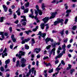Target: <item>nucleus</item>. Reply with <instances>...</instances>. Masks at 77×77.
I'll return each mask as SVG.
<instances>
[{
	"label": "nucleus",
	"mask_w": 77,
	"mask_h": 77,
	"mask_svg": "<svg viewBox=\"0 0 77 77\" xmlns=\"http://www.w3.org/2000/svg\"><path fill=\"white\" fill-rule=\"evenodd\" d=\"M57 14V12H55L54 13H50L51 15V16L49 18V19H52V18H54L55 17V15H56Z\"/></svg>",
	"instance_id": "nucleus-4"
},
{
	"label": "nucleus",
	"mask_w": 77,
	"mask_h": 77,
	"mask_svg": "<svg viewBox=\"0 0 77 77\" xmlns=\"http://www.w3.org/2000/svg\"><path fill=\"white\" fill-rule=\"evenodd\" d=\"M59 23V22H58V20L55 21L54 23V26H56L57 24Z\"/></svg>",
	"instance_id": "nucleus-28"
},
{
	"label": "nucleus",
	"mask_w": 77,
	"mask_h": 77,
	"mask_svg": "<svg viewBox=\"0 0 77 77\" xmlns=\"http://www.w3.org/2000/svg\"><path fill=\"white\" fill-rule=\"evenodd\" d=\"M20 64V61L19 60H18L17 61V64H16V66L18 67V65H19V64Z\"/></svg>",
	"instance_id": "nucleus-36"
},
{
	"label": "nucleus",
	"mask_w": 77,
	"mask_h": 77,
	"mask_svg": "<svg viewBox=\"0 0 77 77\" xmlns=\"http://www.w3.org/2000/svg\"><path fill=\"white\" fill-rule=\"evenodd\" d=\"M13 62H15V60H16V58L15 57H14L13 58Z\"/></svg>",
	"instance_id": "nucleus-54"
},
{
	"label": "nucleus",
	"mask_w": 77,
	"mask_h": 77,
	"mask_svg": "<svg viewBox=\"0 0 77 77\" xmlns=\"http://www.w3.org/2000/svg\"><path fill=\"white\" fill-rule=\"evenodd\" d=\"M30 38H28L27 39H25L24 40H23L21 42L22 44H25V42H28L29 41H30Z\"/></svg>",
	"instance_id": "nucleus-12"
},
{
	"label": "nucleus",
	"mask_w": 77,
	"mask_h": 77,
	"mask_svg": "<svg viewBox=\"0 0 77 77\" xmlns=\"http://www.w3.org/2000/svg\"><path fill=\"white\" fill-rule=\"evenodd\" d=\"M53 72V68H52L51 69H50L49 70L48 72L49 73H51Z\"/></svg>",
	"instance_id": "nucleus-33"
},
{
	"label": "nucleus",
	"mask_w": 77,
	"mask_h": 77,
	"mask_svg": "<svg viewBox=\"0 0 77 77\" xmlns=\"http://www.w3.org/2000/svg\"><path fill=\"white\" fill-rule=\"evenodd\" d=\"M21 18H23V19H22L20 21V23H22L23 21H26V16H21Z\"/></svg>",
	"instance_id": "nucleus-10"
},
{
	"label": "nucleus",
	"mask_w": 77,
	"mask_h": 77,
	"mask_svg": "<svg viewBox=\"0 0 77 77\" xmlns=\"http://www.w3.org/2000/svg\"><path fill=\"white\" fill-rule=\"evenodd\" d=\"M62 48L63 50L65 49V48H66V45H65V44H64L63 45H62Z\"/></svg>",
	"instance_id": "nucleus-31"
},
{
	"label": "nucleus",
	"mask_w": 77,
	"mask_h": 77,
	"mask_svg": "<svg viewBox=\"0 0 77 77\" xmlns=\"http://www.w3.org/2000/svg\"><path fill=\"white\" fill-rule=\"evenodd\" d=\"M2 57H3V58H4V57H5V55H4V54L3 53H0V56H1V55H2Z\"/></svg>",
	"instance_id": "nucleus-43"
},
{
	"label": "nucleus",
	"mask_w": 77,
	"mask_h": 77,
	"mask_svg": "<svg viewBox=\"0 0 77 77\" xmlns=\"http://www.w3.org/2000/svg\"><path fill=\"white\" fill-rule=\"evenodd\" d=\"M35 14H36V15H35V17H34V18H35V19H37L36 18H37V16H38V11L35 10Z\"/></svg>",
	"instance_id": "nucleus-24"
},
{
	"label": "nucleus",
	"mask_w": 77,
	"mask_h": 77,
	"mask_svg": "<svg viewBox=\"0 0 77 77\" xmlns=\"http://www.w3.org/2000/svg\"><path fill=\"white\" fill-rule=\"evenodd\" d=\"M42 34H43V33L42 34V32H41V31H39L38 33L37 34V35H40V36H41Z\"/></svg>",
	"instance_id": "nucleus-48"
},
{
	"label": "nucleus",
	"mask_w": 77,
	"mask_h": 77,
	"mask_svg": "<svg viewBox=\"0 0 77 77\" xmlns=\"http://www.w3.org/2000/svg\"><path fill=\"white\" fill-rule=\"evenodd\" d=\"M57 21H58L59 23H62L64 21V20L62 19H60V18H58L57 19Z\"/></svg>",
	"instance_id": "nucleus-15"
},
{
	"label": "nucleus",
	"mask_w": 77,
	"mask_h": 77,
	"mask_svg": "<svg viewBox=\"0 0 77 77\" xmlns=\"http://www.w3.org/2000/svg\"><path fill=\"white\" fill-rule=\"evenodd\" d=\"M25 66H26V64L24 63H22L21 65V66L22 67H25Z\"/></svg>",
	"instance_id": "nucleus-37"
},
{
	"label": "nucleus",
	"mask_w": 77,
	"mask_h": 77,
	"mask_svg": "<svg viewBox=\"0 0 77 77\" xmlns=\"http://www.w3.org/2000/svg\"><path fill=\"white\" fill-rule=\"evenodd\" d=\"M22 25L23 26H26V22H24L22 23Z\"/></svg>",
	"instance_id": "nucleus-55"
},
{
	"label": "nucleus",
	"mask_w": 77,
	"mask_h": 77,
	"mask_svg": "<svg viewBox=\"0 0 77 77\" xmlns=\"http://www.w3.org/2000/svg\"><path fill=\"white\" fill-rule=\"evenodd\" d=\"M65 51H66V49H63V51L62 52V53L60 54L58 56L55 57V59H57L58 58L61 57L62 56L63 53L65 54Z\"/></svg>",
	"instance_id": "nucleus-1"
},
{
	"label": "nucleus",
	"mask_w": 77,
	"mask_h": 77,
	"mask_svg": "<svg viewBox=\"0 0 77 77\" xmlns=\"http://www.w3.org/2000/svg\"><path fill=\"white\" fill-rule=\"evenodd\" d=\"M48 56L45 57H44L43 58V60H45V59H48Z\"/></svg>",
	"instance_id": "nucleus-50"
},
{
	"label": "nucleus",
	"mask_w": 77,
	"mask_h": 77,
	"mask_svg": "<svg viewBox=\"0 0 77 77\" xmlns=\"http://www.w3.org/2000/svg\"><path fill=\"white\" fill-rule=\"evenodd\" d=\"M68 21V19H66L65 20V22L64 23L65 24H67V22Z\"/></svg>",
	"instance_id": "nucleus-39"
},
{
	"label": "nucleus",
	"mask_w": 77,
	"mask_h": 77,
	"mask_svg": "<svg viewBox=\"0 0 77 77\" xmlns=\"http://www.w3.org/2000/svg\"><path fill=\"white\" fill-rule=\"evenodd\" d=\"M30 12H31V14L29 15V17L30 18H33L35 17V16H33V9H31L30 10Z\"/></svg>",
	"instance_id": "nucleus-8"
},
{
	"label": "nucleus",
	"mask_w": 77,
	"mask_h": 77,
	"mask_svg": "<svg viewBox=\"0 0 77 77\" xmlns=\"http://www.w3.org/2000/svg\"><path fill=\"white\" fill-rule=\"evenodd\" d=\"M24 13H27V12H29V8H27L26 9H25L24 10Z\"/></svg>",
	"instance_id": "nucleus-29"
},
{
	"label": "nucleus",
	"mask_w": 77,
	"mask_h": 77,
	"mask_svg": "<svg viewBox=\"0 0 77 77\" xmlns=\"http://www.w3.org/2000/svg\"><path fill=\"white\" fill-rule=\"evenodd\" d=\"M58 62H59V60H57L55 61V64H57Z\"/></svg>",
	"instance_id": "nucleus-60"
},
{
	"label": "nucleus",
	"mask_w": 77,
	"mask_h": 77,
	"mask_svg": "<svg viewBox=\"0 0 77 77\" xmlns=\"http://www.w3.org/2000/svg\"><path fill=\"white\" fill-rule=\"evenodd\" d=\"M37 30L35 28V29H32V31L33 32H36V31Z\"/></svg>",
	"instance_id": "nucleus-62"
},
{
	"label": "nucleus",
	"mask_w": 77,
	"mask_h": 77,
	"mask_svg": "<svg viewBox=\"0 0 77 77\" xmlns=\"http://www.w3.org/2000/svg\"><path fill=\"white\" fill-rule=\"evenodd\" d=\"M61 69V68H58V67L56 69V70L57 71V72H59V71H60Z\"/></svg>",
	"instance_id": "nucleus-38"
},
{
	"label": "nucleus",
	"mask_w": 77,
	"mask_h": 77,
	"mask_svg": "<svg viewBox=\"0 0 77 77\" xmlns=\"http://www.w3.org/2000/svg\"><path fill=\"white\" fill-rule=\"evenodd\" d=\"M31 72H32V69H30L29 70V72H28L27 73L26 75V77H29Z\"/></svg>",
	"instance_id": "nucleus-16"
},
{
	"label": "nucleus",
	"mask_w": 77,
	"mask_h": 77,
	"mask_svg": "<svg viewBox=\"0 0 77 77\" xmlns=\"http://www.w3.org/2000/svg\"><path fill=\"white\" fill-rule=\"evenodd\" d=\"M32 43H33V44H34L35 43V39L34 38H32Z\"/></svg>",
	"instance_id": "nucleus-46"
},
{
	"label": "nucleus",
	"mask_w": 77,
	"mask_h": 77,
	"mask_svg": "<svg viewBox=\"0 0 77 77\" xmlns=\"http://www.w3.org/2000/svg\"><path fill=\"white\" fill-rule=\"evenodd\" d=\"M10 76V75L9 74H8V73H7L6 74V77H9Z\"/></svg>",
	"instance_id": "nucleus-53"
},
{
	"label": "nucleus",
	"mask_w": 77,
	"mask_h": 77,
	"mask_svg": "<svg viewBox=\"0 0 77 77\" xmlns=\"http://www.w3.org/2000/svg\"><path fill=\"white\" fill-rule=\"evenodd\" d=\"M68 66L69 67L66 68L67 70H69V69H70L71 68V67H72V66H71L70 64H69Z\"/></svg>",
	"instance_id": "nucleus-21"
},
{
	"label": "nucleus",
	"mask_w": 77,
	"mask_h": 77,
	"mask_svg": "<svg viewBox=\"0 0 77 77\" xmlns=\"http://www.w3.org/2000/svg\"><path fill=\"white\" fill-rule=\"evenodd\" d=\"M64 6H65L66 9H68V7L67 6V4H65L64 5Z\"/></svg>",
	"instance_id": "nucleus-45"
},
{
	"label": "nucleus",
	"mask_w": 77,
	"mask_h": 77,
	"mask_svg": "<svg viewBox=\"0 0 77 77\" xmlns=\"http://www.w3.org/2000/svg\"><path fill=\"white\" fill-rule=\"evenodd\" d=\"M14 38V35L12 34L11 36V38L12 39V40L13 41V42H16L17 40H16V39H15V38Z\"/></svg>",
	"instance_id": "nucleus-14"
},
{
	"label": "nucleus",
	"mask_w": 77,
	"mask_h": 77,
	"mask_svg": "<svg viewBox=\"0 0 77 77\" xmlns=\"http://www.w3.org/2000/svg\"><path fill=\"white\" fill-rule=\"evenodd\" d=\"M36 8L37 9V11L39 15H42V11L41 10L39 9V6H38V5H37L36 6Z\"/></svg>",
	"instance_id": "nucleus-5"
},
{
	"label": "nucleus",
	"mask_w": 77,
	"mask_h": 77,
	"mask_svg": "<svg viewBox=\"0 0 77 77\" xmlns=\"http://www.w3.org/2000/svg\"><path fill=\"white\" fill-rule=\"evenodd\" d=\"M40 55L39 54H38L37 56V57L38 59H39L40 58Z\"/></svg>",
	"instance_id": "nucleus-58"
},
{
	"label": "nucleus",
	"mask_w": 77,
	"mask_h": 77,
	"mask_svg": "<svg viewBox=\"0 0 77 77\" xmlns=\"http://www.w3.org/2000/svg\"><path fill=\"white\" fill-rule=\"evenodd\" d=\"M21 9H22V10H24L25 9V7L24 6H21Z\"/></svg>",
	"instance_id": "nucleus-51"
},
{
	"label": "nucleus",
	"mask_w": 77,
	"mask_h": 77,
	"mask_svg": "<svg viewBox=\"0 0 77 77\" xmlns=\"http://www.w3.org/2000/svg\"><path fill=\"white\" fill-rule=\"evenodd\" d=\"M9 30H10V32H12V27H10L9 28Z\"/></svg>",
	"instance_id": "nucleus-52"
},
{
	"label": "nucleus",
	"mask_w": 77,
	"mask_h": 77,
	"mask_svg": "<svg viewBox=\"0 0 77 77\" xmlns=\"http://www.w3.org/2000/svg\"><path fill=\"white\" fill-rule=\"evenodd\" d=\"M40 26L41 29H42V30L44 29V27H45V24H44V23H41Z\"/></svg>",
	"instance_id": "nucleus-19"
},
{
	"label": "nucleus",
	"mask_w": 77,
	"mask_h": 77,
	"mask_svg": "<svg viewBox=\"0 0 77 77\" xmlns=\"http://www.w3.org/2000/svg\"><path fill=\"white\" fill-rule=\"evenodd\" d=\"M75 22H77V16L75 18Z\"/></svg>",
	"instance_id": "nucleus-63"
},
{
	"label": "nucleus",
	"mask_w": 77,
	"mask_h": 77,
	"mask_svg": "<svg viewBox=\"0 0 77 77\" xmlns=\"http://www.w3.org/2000/svg\"><path fill=\"white\" fill-rule=\"evenodd\" d=\"M56 43L53 44L52 45V46L53 47H56Z\"/></svg>",
	"instance_id": "nucleus-49"
},
{
	"label": "nucleus",
	"mask_w": 77,
	"mask_h": 77,
	"mask_svg": "<svg viewBox=\"0 0 77 77\" xmlns=\"http://www.w3.org/2000/svg\"><path fill=\"white\" fill-rule=\"evenodd\" d=\"M7 49L6 48H5V50L3 51V53H6V50Z\"/></svg>",
	"instance_id": "nucleus-57"
},
{
	"label": "nucleus",
	"mask_w": 77,
	"mask_h": 77,
	"mask_svg": "<svg viewBox=\"0 0 77 77\" xmlns=\"http://www.w3.org/2000/svg\"><path fill=\"white\" fill-rule=\"evenodd\" d=\"M56 45H59L60 44V42H58L57 43H56Z\"/></svg>",
	"instance_id": "nucleus-61"
},
{
	"label": "nucleus",
	"mask_w": 77,
	"mask_h": 77,
	"mask_svg": "<svg viewBox=\"0 0 77 77\" xmlns=\"http://www.w3.org/2000/svg\"><path fill=\"white\" fill-rule=\"evenodd\" d=\"M75 71V69H72L70 70V73L71 74H72L73 72Z\"/></svg>",
	"instance_id": "nucleus-30"
},
{
	"label": "nucleus",
	"mask_w": 77,
	"mask_h": 77,
	"mask_svg": "<svg viewBox=\"0 0 77 77\" xmlns=\"http://www.w3.org/2000/svg\"><path fill=\"white\" fill-rule=\"evenodd\" d=\"M48 20H49V17H46L45 18L43 19H42V21H44V23L45 24L46 23L48 22Z\"/></svg>",
	"instance_id": "nucleus-6"
},
{
	"label": "nucleus",
	"mask_w": 77,
	"mask_h": 77,
	"mask_svg": "<svg viewBox=\"0 0 77 77\" xmlns=\"http://www.w3.org/2000/svg\"><path fill=\"white\" fill-rule=\"evenodd\" d=\"M51 47V45H49L48 46L46 47V48L47 50L49 49Z\"/></svg>",
	"instance_id": "nucleus-41"
},
{
	"label": "nucleus",
	"mask_w": 77,
	"mask_h": 77,
	"mask_svg": "<svg viewBox=\"0 0 77 77\" xmlns=\"http://www.w3.org/2000/svg\"><path fill=\"white\" fill-rule=\"evenodd\" d=\"M4 19V17H2L0 18V22L1 23H2L3 22L4 20H3Z\"/></svg>",
	"instance_id": "nucleus-27"
},
{
	"label": "nucleus",
	"mask_w": 77,
	"mask_h": 77,
	"mask_svg": "<svg viewBox=\"0 0 77 77\" xmlns=\"http://www.w3.org/2000/svg\"><path fill=\"white\" fill-rule=\"evenodd\" d=\"M55 50H56V49H55V48H54L52 49L51 50V51L49 52V55L50 57L51 55L52 54V53L53 55H55Z\"/></svg>",
	"instance_id": "nucleus-2"
},
{
	"label": "nucleus",
	"mask_w": 77,
	"mask_h": 77,
	"mask_svg": "<svg viewBox=\"0 0 77 77\" xmlns=\"http://www.w3.org/2000/svg\"><path fill=\"white\" fill-rule=\"evenodd\" d=\"M46 41V43L47 44L48 42H49L50 41V38H47L45 40Z\"/></svg>",
	"instance_id": "nucleus-22"
},
{
	"label": "nucleus",
	"mask_w": 77,
	"mask_h": 77,
	"mask_svg": "<svg viewBox=\"0 0 77 77\" xmlns=\"http://www.w3.org/2000/svg\"><path fill=\"white\" fill-rule=\"evenodd\" d=\"M10 62V60L9 59H8L5 62V64H8Z\"/></svg>",
	"instance_id": "nucleus-25"
},
{
	"label": "nucleus",
	"mask_w": 77,
	"mask_h": 77,
	"mask_svg": "<svg viewBox=\"0 0 77 77\" xmlns=\"http://www.w3.org/2000/svg\"><path fill=\"white\" fill-rule=\"evenodd\" d=\"M40 51H41V49L40 48H36L35 49L34 52V53H39Z\"/></svg>",
	"instance_id": "nucleus-9"
},
{
	"label": "nucleus",
	"mask_w": 77,
	"mask_h": 77,
	"mask_svg": "<svg viewBox=\"0 0 77 77\" xmlns=\"http://www.w3.org/2000/svg\"><path fill=\"white\" fill-rule=\"evenodd\" d=\"M64 32V30L63 29L62 31L60 32V34L61 35V36H62L63 34V32Z\"/></svg>",
	"instance_id": "nucleus-47"
},
{
	"label": "nucleus",
	"mask_w": 77,
	"mask_h": 77,
	"mask_svg": "<svg viewBox=\"0 0 77 77\" xmlns=\"http://www.w3.org/2000/svg\"><path fill=\"white\" fill-rule=\"evenodd\" d=\"M68 39L67 38H66L65 39H64L63 40V42H64V43H66L68 41Z\"/></svg>",
	"instance_id": "nucleus-35"
},
{
	"label": "nucleus",
	"mask_w": 77,
	"mask_h": 77,
	"mask_svg": "<svg viewBox=\"0 0 77 77\" xmlns=\"http://www.w3.org/2000/svg\"><path fill=\"white\" fill-rule=\"evenodd\" d=\"M3 7L4 8V10L5 12H7V10H8V8L6 6V5H3Z\"/></svg>",
	"instance_id": "nucleus-18"
},
{
	"label": "nucleus",
	"mask_w": 77,
	"mask_h": 77,
	"mask_svg": "<svg viewBox=\"0 0 77 77\" xmlns=\"http://www.w3.org/2000/svg\"><path fill=\"white\" fill-rule=\"evenodd\" d=\"M29 2H28L27 3H26L25 5V7L26 8H27V7H29Z\"/></svg>",
	"instance_id": "nucleus-32"
},
{
	"label": "nucleus",
	"mask_w": 77,
	"mask_h": 77,
	"mask_svg": "<svg viewBox=\"0 0 77 77\" xmlns=\"http://www.w3.org/2000/svg\"><path fill=\"white\" fill-rule=\"evenodd\" d=\"M9 12L11 13L10 14H9V15H11L12 12V11L11 10V9H9Z\"/></svg>",
	"instance_id": "nucleus-44"
},
{
	"label": "nucleus",
	"mask_w": 77,
	"mask_h": 77,
	"mask_svg": "<svg viewBox=\"0 0 77 77\" xmlns=\"http://www.w3.org/2000/svg\"><path fill=\"white\" fill-rule=\"evenodd\" d=\"M25 32L26 33V34H27V35H29V33L32 32V31L30 30H29L28 31H25Z\"/></svg>",
	"instance_id": "nucleus-23"
},
{
	"label": "nucleus",
	"mask_w": 77,
	"mask_h": 77,
	"mask_svg": "<svg viewBox=\"0 0 77 77\" xmlns=\"http://www.w3.org/2000/svg\"><path fill=\"white\" fill-rule=\"evenodd\" d=\"M36 65L37 66H38L39 65V61H36Z\"/></svg>",
	"instance_id": "nucleus-56"
},
{
	"label": "nucleus",
	"mask_w": 77,
	"mask_h": 77,
	"mask_svg": "<svg viewBox=\"0 0 77 77\" xmlns=\"http://www.w3.org/2000/svg\"><path fill=\"white\" fill-rule=\"evenodd\" d=\"M32 74H33V73H34V75L35 76L36 75V72L35 70L34 67H33L32 68Z\"/></svg>",
	"instance_id": "nucleus-13"
},
{
	"label": "nucleus",
	"mask_w": 77,
	"mask_h": 77,
	"mask_svg": "<svg viewBox=\"0 0 77 77\" xmlns=\"http://www.w3.org/2000/svg\"><path fill=\"white\" fill-rule=\"evenodd\" d=\"M16 13H17V15L19 16L20 15V9L18 8L17 11H16Z\"/></svg>",
	"instance_id": "nucleus-20"
},
{
	"label": "nucleus",
	"mask_w": 77,
	"mask_h": 77,
	"mask_svg": "<svg viewBox=\"0 0 77 77\" xmlns=\"http://www.w3.org/2000/svg\"><path fill=\"white\" fill-rule=\"evenodd\" d=\"M61 63L63 65H65V62H64V61H63V60H62L61 61Z\"/></svg>",
	"instance_id": "nucleus-42"
},
{
	"label": "nucleus",
	"mask_w": 77,
	"mask_h": 77,
	"mask_svg": "<svg viewBox=\"0 0 77 77\" xmlns=\"http://www.w3.org/2000/svg\"><path fill=\"white\" fill-rule=\"evenodd\" d=\"M71 10H67L66 11V13H67V14L66 15V17H68L69 16V12H71Z\"/></svg>",
	"instance_id": "nucleus-17"
},
{
	"label": "nucleus",
	"mask_w": 77,
	"mask_h": 77,
	"mask_svg": "<svg viewBox=\"0 0 77 77\" xmlns=\"http://www.w3.org/2000/svg\"><path fill=\"white\" fill-rule=\"evenodd\" d=\"M20 63H23L26 62V60L24 58H22L20 59Z\"/></svg>",
	"instance_id": "nucleus-11"
},
{
	"label": "nucleus",
	"mask_w": 77,
	"mask_h": 77,
	"mask_svg": "<svg viewBox=\"0 0 77 77\" xmlns=\"http://www.w3.org/2000/svg\"><path fill=\"white\" fill-rule=\"evenodd\" d=\"M76 29H77V26H73L72 28V30H75Z\"/></svg>",
	"instance_id": "nucleus-26"
},
{
	"label": "nucleus",
	"mask_w": 77,
	"mask_h": 77,
	"mask_svg": "<svg viewBox=\"0 0 77 77\" xmlns=\"http://www.w3.org/2000/svg\"><path fill=\"white\" fill-rule=\"evenodd\" d=\"M3 34H4V32H0V35H3Z\"/></svg>",
	"instance_id": "nucleus-59"
},
{
	"label": "nucleus",
	"mask_w": 77,
	"mask_h": 77,
	"mask_svg": "<svg viewBox=\"0 0 77 77\" xmlns=\"http://www.w3.org/2000/svg\"><path fill=\"white\" fill-rule=\"evenodd\" d=\"M0 70H1V71H2V72L3 71H4L5 70L3 68V67H1Z\"/></svg>",
	"instance_id": "nucleus-40"
},
{
	"label": "nucleus",
	"mask_w": 77,
	"mask_h": 77,
	"mask_svg": "<svg viewBox=\"0 0 77 77\" xmlns=\"http://www.w3.org/2000/svg\"><path fill=\"white\" fill-rule=\"evenodd\" d=\"M45 36H46V34L45 33H44V34H42L41 35L38 36V39L40 41H41L42 39L41 36H42V38H45Z\"/></svg>",
	"instance_id": "nucleus-7"
},
{
	"label": "nucleus",
	"mask_w": 77,
	"mask_h": 77,
	"mask_svg": "<svg viewBox=\"0 0 77 77\" xmlns=\"http://www.w3.org/2000/svg\"><path fill=\"white\" fill-rule=\"evenodd\" d=\"M25 49H26V50H28V49H29V46L27 45H25Z\"/></svg>",
	"instance_id": "nucleus-34"
},
{
	"label": "nucleus",
	"mask_w": 77,
	"mask_h": 77,
	"mask_svg": "<svg viewBox=\"0 0 77 77\" xmlns=\"http://www.w3.org/2000/svg\"><path fill=\"white\" fill-rule=\"evenodd\" d=\"M44 75H45V77H47V76L48 75L47 74V73H45L44 74Z\"/></svg>",
	"instance_id": "nucleus-64"
},
{
	"label": "nucleus",
	"mask_w": 77,
	"mask_h": 77,
	"mask_svg": "<svg viewBox=\"0 0 77 77\" xmlns=\"http://www.w3.org/2000/svg\"><path fill=\"white\" fill-rule=\"evenodd\" d=\"M26 52L22 51H20L19 52V56H20L19 59L21 58V56H24Z\"/></svg>",
	"instance_id": "nucleus-3"
}]
</instances>
